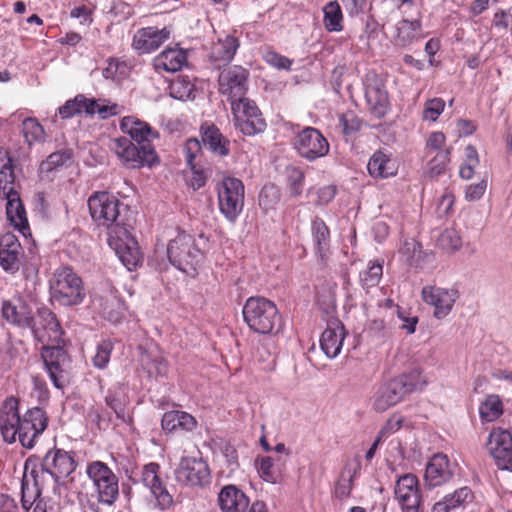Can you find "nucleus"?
<instances>
[{
  "instance_id": "nucleus-1",
  "label": "nucleus",
  "mask_w": 512,
  "mask_h": 512,
  "mask_svg": "<svg viewBox=\"0 0 512 512\" xmlns=\"http://www.w3.org/2000/svg\"><path fill=\"white\" fill-rule=\"evenodd\" d=\"M92 220L107 230L108 244L130 271L140 262L138 243L131 234L134 217L130 208L108 192H95L88 199Z\"/></svg>"
},
{
  "instance_id": "nucleus-2",
  "label": "nucleus",
  "mask_w": 512,
  "mask_h": 512,
  "mask_svg": "<svg viewBox=\"0 0 512 512\" xmlns=\"http://www.w3.org/2000/svg\"><path fill=\"white\" fill-rule=\"evenodd\" d=\"M120 129L124 134L129 135L130 139L126 137L114 139L112 149L125 167L139 169L159 163V157L151 143L153 139L159 137V134L147 122L134 116H126L120 122Z\"/></svg>"
},
{
  "instance_id": "nucleus-3",
  "label": "nucleus",
  "mask_w": 512,
  "mask_h": 512,
  "mask_svg": "<svg viewBox=\"0 0 512 512\" xmlns=\"http://www.w3.org/2000/svg\"><path fill=\"white\" fill-rule=\"evenodd\" d=\"M48 423L49 418L40 407L30 408L21 416L19 400L13 396L6 398L0 408V432L9 444L19 440L24 448L32 449Z\"/></svg>"
},
{
  "instance_id": "nucleus-4",
  "label": "nucleus",
  "mask_w": 512,
  "mask_h": 512,
  "mask_svg": "<svg viewBox=\"0 0 512 512\" xmlns=\"http://www.w3.org/2000/svg\"><path fill=\"white\" fill-rule=\"evenodd\" d=\"M86 473L94 492L86 495L84 506L91 512H102L101 506L111 507L119 497V480L112 469L102 461L87 464Z\"/></svg>"
},
{
  "instance_id": "nucleus-5",
  "label": "nucleus",
  "mask_w": 512,
  "mask_h": 512,
  "mask_svg": "<svg viewBox=\"0 0 512 512\" xmlns=\"http://www.w3.org/2000/svg\"><path fill=\"white\" fill-rule=\"evenodd\" d=\"M77 467L74 454L63 449H50L42 458L39 466L34 465L30 472L37 487V496L41 495L44 485L51 480L58 485L60 480L72 474Z\"/></svg>"
},
{
  "instance_id": "nucleus-6",
  "label": "nucleus",
  "mask_w": 512,
  "mask_h": 512,
  "mask_svg": "<svg viewBox=\"0 0 512 512\" xmlns=\"http://www.w3.org/2000/svg\"><path fill=\"white\" fill-rule=\"evenodd\" d=\"M242 313L248 327L258 334H276L283 326L277 306L265 297H249Z\"/></svg>"
},
{
  "instance_id": "nucleus-7",
  "label": "nucleus",
  "mask_w": 512,
  "mask_h": 512,
  "mask_svg": "<svg viewBox=\"0 0 512 512\" xmlns=\"http://www.w3.org/2000/svg\"><path fill=\"white\" fill-rule=\"evenodd\" d=\"M51 301L60 306L80 305L86 296L81 277L71 267L56 269L49 280Z\"/></svg>"
},
{
  "instance_id": "nucleus-8",
  "label": "nucleus",
  "mask_w": 512,
  "mask_h": 512,
  "mask_svg": "<svg viewBox=\"0 0 512 512\" xmlns=\"http://www.w3.org/2000/svg\"><path fill=\"white\" fill-rule=\"evenodd\" d=\"M403 18L395 24L392 40L395 46L409 48L425 37L422 28V13L414 0H399Z\"/></svg>"
},
{
  "instance_id": "nucleus-9",
  "label": "nucleus",
  "mask_w": 512,
  "mask_h": 512,
  "mask_svg": "<svg viewBox=\"0 0 512 512\" xmlns=\"http://www.w3.org/2000/svg\"><path fill=\"white\" fill-rule=\"evenodd\" d=\"M169 262L178 270L194 276L203 260V252L192 235L181 231L171 239L167 246Z\"/></svg>"
},
{
  "instance_id": "nucleus-10",
  "label": "nucleus",
  "mask_w": 512,
  "mask_h": 512,
  "mask_svg": "<svg viewBox=\"0 0 512 512\" xmlns=\"http://www.w3.org/2000/svg\"><path fill=\"white\" fill-rule=\"evenodd\" d=\"M417 378L416 373L403 374L382 384L374 397V410L384 412L398 404L408 394L417 389L419 384Z\"/></svg>"
},
{
  "instance_id": "nucleus-11",
  "label": "nucleus",
  "mask_w": 512,
  "mask_h": 512,
  "mask_svg": "<svg viewBox=\"0 0 512 512\" xmlns=\"http://www.w3.org/2000/svg\"><path fill=\"white\" fill-rule=\"evenodd\" d=\"M219 210L231 223H234L243 211L245 188L243 182L235 177L226 176L217 186Z\"/></svg>"
},
{
  "instance_id": "nucleus-12",
  "label": "nucleus",
  "mask_w": 512,
  "mask_h": 512,
  "mask_svg": "<svg viewBox=\"0 0 512 512\" xmlns=\"http://www.w3.org/2000/svg\"><path fill=\"white\" fill-rule=\"evenodd\" d=\"M229 102L235 118V126L244 135L254 136L266 129L262 113L253 100L244 95Z\"/></svg>"
},
{
  "instance_id": "nucleus-13",
  "label": "nucleus",
  "mask_w": 512,
  "mask_h": 512,
  "mask_svg": "<svg viewBox=\"0 0 512 512\" xmlns=\"http://www.w3.org/2000/svg\"><path fill=\"white\" fill-rule=\"evenodd\" d=\"M176 482L189 488H203L211 482L208 463L201 457H182L174 470Z\"/></svg>"
},
{
  "instance_id": "nucleus-14",
  "label": "nucleus",
  "mask_w": 512,
  "mask_h": 512,
  "mask_svg": "<svg viewBox=\"0 0 512 512\" xmlns=\"http://www.w3.org/2000/svg\"><path fill=\"white\" fill-rule=\"evenodd\" d=\"M293 147L297 154L309 162L325 157L330 144L325 136L314 127H305L293 139Z\"/></svg>"
},
{
  "instance_id": "nucleus-15",
  "label": "nucleus",
  "mask_w": 512,
  "mask_h": 512,
  "mask_svg": "<svg viewBox=\"0 0 512 512\" xmlns=\"http://www.w3.org/2000/svg\"><path fill=\"white\" fill-rule=\"evenodd\" d=\"M486 447L498 469L512 472V430L492 428Z\"/></svg>"
},
{
  "instance_id": "nucleus-16",
  "label": "nucleus",
  "mask_w": 512,
  "mask_h": 512,
  "mask_svg": "<svg viewBox=\"0 0 512 512\" xmlns=\"http://www.w3.org/2000/svg\"><path fill=\"white\" fill-rule=\"evenodd\" d=\"M61 343L44 345L41 352L46 371L57 389H63L66 386L67 373L65 367L69 362L68 354Z\"/></svg>"
},
{
  "instance_id": "nucleus-17",
  "label": "nucleus",
  "mask_w": 512,
  "mask_h": 512,
  "mask_svg": "<svg viewBox=\"0 0 512 512\" xmlns=\"http://www.w3.org/2000/svg\"><path fill=\"white\" fill-rule=\"evenodd\" d=\"M394 496L402 512H422V498L418 478L413 474H404L395 484Z\"/></svg>"
},
{
  "instance_id": "nucleus-18",
  "label": "nucleus",
  "mask_w": 512,
  "mask_h": 512,
  "mask_svg": "<svg viewBox=\"0 0 512 512\" xmlns=\"http://www.w3.org/2000/svg\"><path fill=\"white\" fill-rule=\"evenodd\" d=\"M33 326L28 329L34 339L40 343L62 342L63 330L56 315L48 308H41L37 311V317L33 316Z\"/></svg>"
},
{
  "instance_id": "nucleus-19",
  "label": "nucleus",
  "mask_w": 512,
  "mask_h": 512,
  "mask_svg": "<svg viewBox=\"0 0 512 512\" xmlns=\"http://www.w3.org/2000/svg\"><path fill=\"white\" fill-rule=\"evenodd\" d=\"M249 72L242 66L233 65L223 69L218 77L219 92L227 100L244 96L248 90Z\"/></svg>"
},
{
  "instance_id": "nucleus-20",
  "label": "nucleus",
  "mask_w": 512,
  "mask_h": 512,
  "mask_svg": "<svg viewBox=\"0 0 512 512\" xmlns=\"http://www.w3.org/2000/svg\"><path fill=\"white\" fill-rule=\"evenodd\" d=\"M141 482L150 490L160 509L165 510L173 504V497L168 492L161 477V467L156 462L145 464L141 470Z\"/></svg>"
},
{
  "instance_id": "nucleus-21",
  "label": "nucleus",
  "mask_w": 512,
  "mask_h": 512,
  "mask_svg": "<svg viewBox=\"0 0 512 512\" xmlns=\"http://www.w3.org/2000/svg\"><path fill=\"white\" fill-rule=\"evenodd\" d=\"M456 464L443 453L434 454L426 464L424 481L430 487H438L449 482L455 473Z\"/></svg>"
},
{
  "instance_id": "nucleus-22",
  "label": "nucleus",
  "mask_w": 512,
  "mask_h": 512,
  "mask_svg": "<svg viewBox=\"0 0 512 512\" xmlns=\"http://www.w3.org/2000/svg\"><path fill=\"white\" fill-rule=\"evenodd\" d=\"M365 99L369 109L377 117H383L389 107V97L385 84L375 74H367L364 80Z\"/></svg>"
},
{
  "instance_id": "nucleus-23",
  "label": "nucleus",
  "mask_w": 512,
  "mask_h": 512,
  "mask_svg": "<svg viewBox=\"0 0 512 512\" xmlns=\"http://www.w3.org/2000/svg\"><path fill=\"white\" fill-rule=\"evenodd\" d=\"M171 36V29L163 27L159 29L154 26L138 29L132 40V48L139 54H148L157 50Z\"/></svg>"
},
{
  "instance_id": "nucleus-24",
  "label": "nucleus",
  "mask_w": 512,
  "mask_h": 512,
  "mask_svg": "<svg viewBox=\"0 0 512 512\" xmlns=\"http://www.w3.org/2000/svg\"><path fill=\"white\" fill-rule=\"evenodd\" d=\"M457 298L456 289L436 286H425L422 289V299L425 303L434 306V316L437 319H443L450 313Z\"/></svg>"
},
{
  "instance_id": "nucleus-25",
  "label": "nucleus",
  "mask_w": 512,
  "mask_h": 512,
  "mask_svg": "<svg viewBox=\"0 0 512 512\" xmlns=\"http://www.w3.org/2000/svg\"><path fill=\"white\" fill-rule=\"evenodd\" d=\"M217 505L221 512H247L250 498L239 486L226 484L217 494Z\"/></svg>"
},
{
  "instance_id": "nucleus-26",
  "label": "nucleus",
  "mask_w": 512,
  "mask_h": 512,
  "mask_svg": "<svg viewBox=\"0 0 512 512\" xmlns=\"http://www.w3.org/2000/svg\"><path fill=\"white\" fill-rule=\"evenodd\" d=\"M22 252L18 238L6 233L0 238V266L8 273L14 274L20 268L19 256Z\"/></svg>"
},
{
  "instance_id": "nucleus-27",
  "label": "nucleus",
  "mask_w": 512,
  "mask_h": 512,
  "mask_svg": "<svg viewBox=\"0 0 512 512\" xmlns=\"http://www.w3.org/2000/svg\"><path fill=\"white\" fill-rule=\"evenodd\" d=\"M2 316L10 324L28 329L33 326V312L31 307L21 299L4 301L2 304Z\"/></svg>"
},
{
  "instance_id": "nucleus-28",
  "label": "nucleus",
  "mask_w": 512,
  "mask_h": 512,
  "mask_svg": "<svg viewBox=\"0 0 512 512\" xmlns=\"http://www.w3.org/2000/svg\"><path fill=\"white\" fill-rule=\"evenodd\" d=\"M0 196L7 200L6 215L11 225L20 231L28 228L26 211L18 192L14 189V186L2 190Z\"/></svg>"
},
{
  "instance_id": "nucleus-29",
  "label": "nucleus",
  "mask_w": 512,
  "mask_h": 512,
  "mask_svg": "<svg viewBox=\"0 0 512 512\" xmlns=\"http://www.w3.org/2000/svg\"><path fill=\"white\" fill-rule=\"evenodd\" d=\"M344 338L343 324L339 321L330 322L321 335L320 347L328 358L333 359L339 355Z\"/></svg>"
},
{
  "instance_id": "nucleus-30",
  "label": "nucleus",
  "mask_w": 512,
  "mask_h": 512,
  "mask_svg": "<svg viewBox=\"0 0 512 512\" xmlns=\"http://www.w3.org/2000/svg\"><path fill=\"white\" fill-rule=\"evenodd\" d=\"M203 144L215 155L225 157L230 153V141L223 136L219 128L211 123L204 122L200 127Z\"/></svg>"
},
{
  "instance_id": "nucleus-31",
  "label": "nucleus",
  "mask_w": 512,
  "mask_h": 512,
  "mask_svg": "<svg viewBox=\"0 0 512 512\" xmlns=\"http://www.w3.org/2000/svg\"><path fill=\"white\" fill-rule=\"evenodd\" d=\"M187 63V52L178 47H167L153 59L157 72H177Z\"/></svg>"
},
{
  "instance_id": "nucleus-32",
  "label": "nucleus",
  "mask_w": 512,
  "mask_h": 512,
  "mask_svg": "<svg viewBox=\"0 0 512 512\" xmlns=\"http://www.w3.org/2000/svg\"><path fill=\"white\" fill-rule=\"evenodd\" d=\"M238 47L239 42L233 36L227 35L224 39H219L211 48L209 55L211 62L220 68L233 59Z\"/></svg>"
},
{
  "instance_id": "nucleus-33",
  "label": "nucleus",
  "mask_w": 512,
  "mask_h": 512,
  "mask_svg": "<svg viewBox=\"0 0 512 512\" xmlns=\"http://www.w3.org/2000/svg\"><path fill=\"white\" fill-rule=\"evenodd\" d=\"M367 169L374 178H389L397 173L396 161L382 151H376L371 156Z\"/></svg>"
},
{
  "instance_id": "nucleus-34",
  "label": "nucleus",
  "mask_w": 512,
  "mask_h": 512,
  "mask_svg": "<svg viewBox=\"0 0 512 512\" xmlns=\"http://www.w3.org/2000/svg\"><path fill=\"white\" fill-rule=\"evenodd\" d=\"M197 425L196 419L187 412L172 410L164 413L161 426L164 431H192Z\"/></svg>"
},
{
  "instance_id": "nucleus-35",
  "label": "nucleus",
  "mask_w": 512,
  "mask_h": 512,
  "mask_svg": "<svg viewBox=\"0 0 512 512\" xmlns=\"http://www.w3.org/2000/svg\"><path fill=\"white\" fill-rule=\"evenodd\" d=\"M311 233L317 253L323 257L330 246V231L320 217H315L311 224Z\"/></svg>"
},
{
  "instance_id": "nucleus-36",
  "label": "nucleus",
  "mask_w": 512,
  "mask_h": 512,
  "mask_svg": "<svg viewBox=\"0 0 512 512\" xmlns=\"http://www.w3.org/2000/svg\"><path fill=\"white\" fill-rule=\"evenodd\" d=\"M73 155V150L70 148L53 152L41 162L39 170L41 173H49L62 167H68L72 163Z\"/></svg>"
},
{
  "instance_id": "nucleus-37",
  "label": "nucleus",
  "mask_w": 512,
  "mask_h": 512,
  "mask_svg": "<svg viewBox=\"0 0 512 512\" xmlns=\"http://www.w3.org/2000/svg\"><path fill=\"white\" fill-rule=\"evenodd\" d=\"M503 414V404L496 394L488 395L479 406V415L483 422H493Z\"/></svg>"
},
{
  "instance_id": "nucleus-38",
  "label": "nucleus",
  "mask_w": 512,
  "mask_h": 512,
  "mask_svg": "<svg viewBox=\"0 0 512 512\" xmlns=\"http://www.w3.org/2000/svg\"><path fill=\"white\" fill-rule=\"evenodd\" d=\"M324 27L329 32H340L343 30V13L337 1L328 2L324 8Z\"/></svg>"
},
{
  "instance_id": "nucleus-39",
  "label": "nucleus",
  "mask_w": 512,
  "mask_h": 512,
  "mask_svg": "<svg viewBox=\"0 0 512 512\" xmlns=\"http://www.w3.org/2000/svg\"><path fill=\"white\" fill-rule=\"evenodd\" d=\"M106 100L88 98L86 106V114L94 115L98 114L101 119H107L108 117L115 116L121 113L122 107L116 103H105Z\"/></svg>"
},
{
  "instance_id": "nucleus-40",
  "label": "nucleus",
  "mask_w": 512,
  "mask_h": 512,
  "mask_svg": "<svg viewBox=\"0 0 512 512\" xmlns=\"http://www.w3.org/2000/svg\"><path fill=\"white\" fill-rule=\"evenodd\" d=\"M382 275V263L378 261L370 262L368 268L359 273V281L361 287L368 291L370 288L377 286L380 282Z\"/></svg>"
},
{
  "instance_id": "nucleus-41",
  "label": "nucleus",
  "mask_w": 512,
  "mask_h": 512,
  "mask_svg": "<svg viewBox=\"0 0 512 512\" xmlns=\"http://www.w3.org/2000/svg\"><path fill=\"white\" fill-rule=\"evenodd\" d=\"M357 470L358 466L354 468L346 466L344 468L334 490V494L337 498L342 500L350 496L353 488V480L356 476Z\"/></svg>"
},
{
  "instance_id": "nucleus-42",
  "label": "nucleus",
  "mask_w": 512,
  "mask_h": 512,
  "mask_svg": "<svg viewBox=\"0 0 512 512\" xmlns=\"http://www.w3.org/2000/svg\"><path fill=\"white\" fill-rule=\"evenodd\" d=\"M87 103L88 98L83 94H78L73 99L67 100L64 105L60 106L58 108V114L62 119H69L83 111L86 113Z\"/></svg>"
},
{
  "instance_id": "nucleus-43",
  "label": "nucleus",
  "mask_w": 512,
  "mask_h": 512,
  "mask_svg": "<svg viewBox=\"0 0 512 512\" xmlns=\"http://www.w3.org/2000/svg\"><path fill=\"white\" fill-rule=\"evenodd\" d=\"M106 405L116 414L121 421H126V400L120 391V387L109 389L105 396Z\"/></svg>"
},
{
  "instance_id": "nucleus-44",
  "label": "nucleus",
  "mask_w": 512,
  "mask_h": 512,
  "mask_svg": "<svg viewBox=\"0 0 512 512\" xmlns=\"http://www.w3.org/2000/svg\"><path fill=\"white\" fill-rule=\"evenodd\" d=\"M281 193L280 189L272 183L263 186L259 193V206L265 211L275 209L280 201Z\"/></svg>"
},
{
  "instance_id": "nucleus-45",
  "label": "nucleus",
  "mask_w": 512,
  "mask_h": 512,
  "mask_svg": "<svg viewBox=\"0 0 512 512\" xmlns=\"http://www.w3.org/2000/svg\"><path fill=\"white\" fill-rule=\"evenodd\" d=\"M285 176L291 196L301 195L305 181L304 172L299 167L289 165L285 168Z\"/></svg>"
},
{
  "instance_id": "nucleus-46",
  "label": "nucleus",
  "mask_w": 512,
  "mask_h": 512,
  "mask_svg": "<svg viewBox=\"0 0 512 512\" xmlns=\"http://www.w3.org/2000/svg\"><path fill=\"white\" fill-rule=\"evenodd\" d=\"M255 467L260 477L269 483L275 484L279 480V473L275 468L272 457L263 456L255 459Z\"/></svg>"
},
{
  "instance_id": "nucleus-47",
  "label": "nucleus",
  "mask_w": 512,
  "mask_h": 512,
  "mask_svg": "<svg viewBox=\"0 0 512 512\" xmlns=\"http://www.w3.org/2000/svg\"><path fill=\"white\" fill-rule=\"evenodd\" d=\"M449 155V149L437 152L436 155L427 163L426 175L430 178H434L444 173L446 165L449 162Z\"/></svg>"
},
{
  "instance_id": "nucleus-48",
  "label": "nucleus",
  "mask_w": 512,
  "mask_h": 512,
  "mask_svg": "<svg viewBox=\"0 0 512 512\" xmlns=\"http://www.w3.org/2000/svg\"><path fill=\"white\" fill-rule=\"evenodd\" d=\"M23 132L29 144L45 138L44 128L35 118H27L23 121Z\"/></svg>"
},
{
  "instance_id": "nucleus-49",
  "label": "nucleus",
  "mask_w": 512,
  "mask_h": 512,
  "mask_svg": "<svg viewBox=\"0 0 512 512\" xmlns=\"http://www.w3.org/2000/svg\"><path fill=\"white\" fill-rule=\"evenodd\" d=\"M112 350L113 344L109 340H104L98 344L96 354L93 357L94 366L100 369L105 368L110 360Z\"/></svg>"
},
{
  "instance_id": "nucleus-50",
  "label": "nucleus",
  "mask_w": 512,
  "mask_h": 512,
  "mask_svg": "<svg viewBox=\"0 0 512 512\" xmlns=\"http://www.w3.org/2000/svg\"><path fill=\"white\" fill-rule=\"evenodd\" d=\"M28 491L29 488L27 487L25 481L22 482V498L21 502L25 509L28 508V505L31 506L34 504L33 512H47V504L46 502L40 498V495L37 496V487H35V494L33 496V501H30L28 499ZM29 498H32V496H29Z\"/></svg>"
},
{
  "instance_id": "nucleus-51",
  "label": "nucleus",
  "mask_w": 512,
  "mask_h": 512,
  "mask_svg": "<svg viewBox=\"0 0 512 512\" xmlns=\"http://www.w3.org/2000/svg\"><path fill=\"white\" fill-rule=\"evenodd\" d=\"M445 498L447 499L452 510L460 507L466 502H469L472 499V492L468 487H462L456 490L454 493L446 495Z\"/></svg>"
},
{
  "instance_id": "nucleus-52",
  "label": "nucleus",
  "mask_w": 512,
  "mask_h": 512,
  "mask_svg": "<svg viewBox=\"0 0 512 512\" xmlns=\"http://www.w3.org/2000/svg\"><path fill=\"white\" fill-rule=\"evenodd\" d=\"M445 102L441 98H434L428 100L424 109V118L427 120L435 121L443 112Z\"/></svg>"
},
{
  "instance_id": "nucleus-53",
  "label": "nucleus",
  "mask_w": 512,
  "mask_h": 512,
  "mask_svg": "<svg viewBox=\"0 0 512 512\" xmlns=\"http://www.w3.org/2000/svg\"><path fill=\"white\" fill-rule=\"evenodd\" d=\"M201 150L200 142L195 138H190L186 141L183 152L185 156V161L190 169H194V160L196 158L197 153Z\"/></svg>"
},
{
  "instance_id": "nucleus-54",
  "label": "nucleus",
  "mask_w": 512,
  "mask_h": 512,
  "mask_svg": "<svg viewBox=\"0 0 512 512\" xmlns=\"http://www.w3.org/2000/svg\"><path fill=\"white\" fill-rule=\"evenodd\" d=\"M367 332L378 339H384L389 336V331L382 319L371 320L368 324Z\"/></svg>"
},
{
  "instance_id": "nucleus-55",
  "label": "nucleus",
  "mask_w": 512,
  "mask_h": 512,
  "mask_svg": "<svg viewBox=\"0 0 512 512\" xmlns=\"http://www.w3.org/2000/svg\"><path fill=\"white\" fill-rule=\"evenodd\" d=\"M446 137L442 132H433L430 134L426 142L427 153L443 151L442 146L445 144Z\"/></svg>"
},
{
  "instance_id": "nucleus-56",
  "label": "nucleus",
  "mask_w": 512,
  "mask_h": 512,
  "mask_svg": "<svg viewBox=\"0 0 512 512\" xmlns=\"http://www.w3.org/2000/svg\"><path fill=\"white\" fill-rule=\"evenodd\" d=\"M171 89L175 98L183 99L190 96L193 91V85L190 82L177 81L172 84Z\"/></svg>"
},
{
  "instance_id": "nucleus-57",
  "label": "nucleus",
  "mask_w": 512,
  "mask_h": 512,
  "mask_svg": "<svg viewBox=\"0 0 512 512\" xmlns=\"http://www.w3.org/2000/svg\"><path fill=\"white\" fill-rule=\"evenodd\" d=\"M486 181L482 180L477 184L469 185L466 189V198L470 201L480 199L486 190Z\"/></svg>"
},
{
  "instance_id": "nucleus-58",
  "label": "nucleus",
  "mask_w": 512,
  "mask_h": 512,
  "mask_svg": "<svg viewBox=\"0 0 512 512\" xmlns=\"http://www.w3.org/2000/svg\"><path fill=\"white\" fill-rule=\"evenodd\" d=\"M342 3L347 13L354 16L364 11L367 0H342Z\"/></svg>"
},
{
  "instance_id": "nucleus-59",
  "label": "nucleus",
  "mask_w": 512,
  "mask_h": 512,
  "mask_svg": "<svg viewBox=\"0 0 512 512\" xmlns=\"http://www.w3.org/2000/svg\"><path fill=\"white\" fill-rule=\"evenodd\" d=\"M267 61L278 69H289L292 64L290 59L277 53L268 54Z\"/></svg>"
},
{
  "instance_id": "nucleus-60",
  "label": "nucleus",
  "mask_w": 512,
  "mask_h": 512,
  "mask_svg": "<svg viewBox=\"0 0 512 512\" xmlns=\"http://www.w3.org/2000/svg\"><path fill=\"white\" fill-rule=\"evenodd\" d=\"M318 202L322 205L330 203L336 195V187L327 185L318 190Z\"/></svg>"
},
{
  "instance_id": "nucleus-61",
  "label": "nucleus",
  "mask_w": 512,
  "mask_h": 512,
  "mask_svg": "<svg viewBox=\"0 0 512 512\" xmlns=\"http://www.w3.org/2000/svg\"><path fill=\"white\" fill-rule=\"evenodd\" d=\"M509 20L512 21V12L511 10H498L494 14V25L496 27H500L503 29H507L509 26Z\"/></svg>"
},
{
  "instance_id": "nucleus-62",
  "label": "nucleus",
  "mask_w": 512,
  "mask_h": 512,
  "mask_svg": "<svg viewBox=\"0 0 512 512\" xmlns=\"http://www.w3.org/2000/svg\"><path fill=\"white\" fill-rule=\"evenodd\" d=\"M402 425L401 419H389L386 424L381 428L379 431L377 437L381 440L385 437H388L390 434L395 432L396 430L400 429Z\"/></svg>"
},
{
  "instance_id": "nucleus-63",
  "label": "nucleus",
  "mask_w": 512,
  "mask_h": 512,
  "mask_svg": "<svg viewBox=\"0 0 512 512\" xmlns=\"http://www.w3.org/2000/svg\"><path fill=\"white\" fill-rule=\"evenodd\" d=\"M191 170L192 177L190 179V184L194 190L200 189L206 184V176L202 170L196 168V165L194 166V169Z\"/></svg>"
},
{
  "instance_id": "nucleus-64",
  "label": "nucleus",
  "mask_w": 512,
  "mask_h": 512,
  "mask_svg": "<svg viewBox=\"0 0 512 512\" xmlns=\"http://www.w3.org/2000/svg\"><path fill=\"white\" fill-rule=\"evenodd\" d=\"M71 17L81 19V23H91V12L85 6L75 7L70 12Z\"/></svg>"
}]
</instances>
